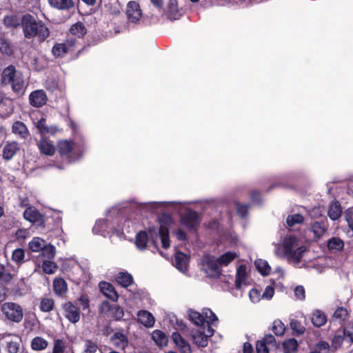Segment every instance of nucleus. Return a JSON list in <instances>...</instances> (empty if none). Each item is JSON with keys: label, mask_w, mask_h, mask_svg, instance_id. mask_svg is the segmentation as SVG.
Instances as JSON below:
<instances>
[{"label": "nucleus", "mask_w": 353, "mask_h": 353, "mask_svg": "<svg viewBox=\"0 0 353 353\" xmlns=\"http://www.w3.org/2000/svg\"><path fill=\"white\" fill-rule=\"evenodd\" d=\"M347 316H348L347 310L343 307H339L334 312L333 316L336 319H339V321H345V319H346V317Z\"/></svg>", "instance_id": "nucleus-56"}, {"label": "nucleus", "mask_w": 353, "mask_h": 353, "mask_svg": "<svg viewBox=\"0 0 353 353\" xmlns=\"http://www.w3.org/2000/svg\"><path fill=\"white\" fill-rule=\"evenodd\" d=\"M55 307L54 301L52 298H41L40 300L39 309L43 312H49Z\"/></svg>", "instance_id": "nucleus-38"}, {"label": "nucleus", "mask_w": 353, "mask_h": 353, "mask_svg": "<svg viewBox=\"0 0 353 353\" xmlns=\"http://www.w3.org/2000/svg\"><path fill=\"white\" fill-rule=\"evenodd\" d=\"M98 349L97 344L90 339L85 341L84 353H95Z\"/></svg>", "instance_id": "nucleus-57"}, {"label": "nucleus", "mask_w": 353, "mask_h": 353, "mask_svg": "<svg viewBox=\"0 0 353 353\" xmlns=\"http://www.w3.org/2000/svg\"><path fill=\"white\" fill-rule=\"evenodd\" d=\"M298 341L294 338L289 339L283 343V348L285 353H292L297 350Z\"/></svg>", "instance_id": "nucleus-44"}, {"label": "nucleus", "mask_w": 353, "mask_h": 353, "mask_svg": "<svg viewBox=\"0 0 353 353\" xmlns=\"http://www.w3.org/2000/svg\"><path fill=\"white\" fill-rule=\"evenodd\" d=\"M255 266L258 272L263 276H268L270 274L271 267L267 261L258 259L254 262Z\"/></svg>", "instance_id": "nucleus-33"}, {"label": "nucleus", "mask_w": 353, "mask_h": 353, "mask_svg": "<svg viewBox=\"0 0 353 353\" xmlns=\"http://www.w3.org/2000/svg\"><path fill=\"white\" fill-rule=\"evenodd\" d=\"M64 344L62 340L57 339L54 341L52 353H64Z\"/></svg>", "instance_id": "nucleus-61"}, {"label": "nucleus", "mask_w": 353, "mask_h": 353, "mask_svg": "<svg viewBox=\"0 0 353 353\" xmlns=\"http://www.w3.org/2000/svg\"><path fill=\"white\" fill-rule=\"evenodd\" d=\"M3 23L7 28H17L19 25L16 16H6L3 18Z\"/></svg>", "instance_id": "nucleus-54"}, {"label": "nucleus", "mask_w": 353, "mask_h": 353, "mask_svg": "<svg viewBox=\"0 0 353 353\" xmlns=\"http://www.w3.org/2000/svg\"><path fill=\"white\" fill-rule=\"evenodd\" d=\"M79 44L76 37H68L63 43H56L51 52L54 57L62 58L66 54L74 52Z\"/></svg>", "instance_id": "nucleus-4"}, {"label": "nucleus", "mask_w": 353, "mask_h": 353, "mask_svg": "<svg viewBox=\"0 0 353 353\" xmlns=\"http://www.w3.org/2000/svg\"><path fill=\"white\" fill-rule=\"evenodd\" d=\"M54 292L59 296H64L68 292V284L61 277H56L53 281Z\"/></svg>", "instance_id": "nucleus-17"}, {"label": "nucleus", "mask_w": 353, "mask_h": 353, "mask_svg": "<svg viewBox=\"0 0 353 353\" xmlns=\"http://www.w3.org/2000/svg\"><path fill=\"white\" fill-rule=\"evenodd\" d=\"M249 296L252 303H258L262 298L261 292L256 288H252V290H250L249 292Z\"/></svg>", "instance_id": "nucleus-60"}, {"label": "nucleus", "mask_w": 353, "mask_h": 353, "mask_svg": "<svg viewBox=\"0 0 353 353\" xmlns=\"http://www.w3.org/2000/svg\"><path fill=\"white\" fill-rule=\"evenodd\" d=\"M1 82L3 84H10L12 91L19 94L24 92V79L23 74L17 72L14 65H10L2 72Z\"/></svg>", "instance_id": "nucleus-2"}, {"label": "nucleus", "mask_w": 353, "mask_h": 353, "mask_svg": "<svg viewBox=\"0 0 353 353\" xmlns=\"http://www.w3.org/2000/svg\"><path fill=\"white\" fill-rule=\"evenodd\" d=\"M111 341L114 343V346L118 348L124 350L128 345V339L122 332H116L110 337Z\"/></svg>", "instance_id": "nucleus-15"}, {"label": "nucleus", "mask_w": 353, "mask_h": 353, "mask_svg": "<svg viewBox=\"0 0 353 353\" xmlns=\"http://www.w3.org/2000/svg\"><path fill=\"white\" fill-rule=\"evenodd\" d=\"M149 236L148 232L145 230L139 232L135 237V244L137 247L141 250H145L148 246Z\"/></svg>", "instance_id": "nucleus-28"}, {"label": "nucleus", "mask_w": 353, "mask_h": 353, "mask_svg": "<svg viewBox=\"0 0 353 353\" xmlns=\"http://www.w3.org/2000/svg\"><path fill=\"white\" fill-rule=\"evenodd\" d=\"M99 287L101 292L112 301H117L119 295L114 287L110 283L101 281L99 283Z\"/></svg>", "instance_id": "nucleus-13"}, {"label": "nucleus", "mask_w": 353, "mask_h": 353, "mask_svg": "<svg viewBox=\"0 0 353 353\" xmlns=\"http://www.w3.org/2000/svg\"><path fill=\"white\" fill-rule=\"evenodd\" d=\"M290 328L292 331V335L299 336L305 332V328L297 319H291L290 323Z\"/></svg>", "instance_id": "nucleus-40"}, {"label": "nucleus", "mask_w": 353, "mask_h": 353, "mask_svg": "<svg viewBox=\"0 0 353 353\" xmlns=\"http://www.w3.org/2000/svg\"><path fill=\"white\" fill-rule=\"evenodd\" d=\"M65 317L72 323H76L80 320V308L72 301H67L63 305Z\"/></svg>", "instance_id": "nucleus-9"}, {"label": "nucleus", "mask_w": 353, "mask_h": 353, "mask_svg": "<svg viewBox=\"0 0 353 353\" xmlns=\"http://www.w3.org/2000/svg\"><path fill=\"white\" fill-rule=\"evenodd\" d=\"M48 345V342L41 336H36L31 341V347L35 351L45 350Z\"/></svg>", "instance_id": "nucleus-37"}, {"label": "nucleus", "mask_w": 353, "mask_h": 353, "mask_svg": "<svg viewBox=\"0 0 353 353\" xmlns=\"http://www.w3.org/2000/svg\"><path fill=\"white\" fill-rule=\"evenodd\" d=\"M172 217L169 215H163L159 220V235L161 241L162 247L165 250L170 246L168 226L172 223Z\"/></svg>", "instance_id": "nucleus-7"}, {"label": "nucleus", "mask_w": 353, "mask_h": 353, "mask_svg": "<svg viewBox=\"0 0 353 353\" xmlns=\"http://www.w3.org/2000/svg\"><path fill=\"white\" fill-rule=\"evenodd\" d=\"M0 52L6 54H10L12 52L8 41L3 37H0Z\"/></svg>", "instance_id": "nucleus-55"}, {"label": "nucleus", "mask_w": 353, "mask_h": 353, "mask_svg": "<svg viewBox=\"0 0 353 353\" xmlns=\"http://www.w3.org/2000/svg\"><path fill=\"white\" fill-rule=\"evenodd\" d=\"M306 251L305 246H301L297 248L296 250H293L291 254H288L285 256L288 261H292L295 263L298 264L301 262L303 253Z\"/></svg>", "instance_id": "nucleus-32"}, {"label": "nucleus", "mask_w": 353, "mask_h": 353, "mask_svg": "<svg viewBox=\"0 0 353 353\" xmlns=\"http://www.w3.org/2000/svg\"><path fill=\"white\" fill-rule=\"evenodd\" d=\"M257 353H269V350L267 347L265 341H259L256 345Z\"/></svg>", "instance_id": "nucleus-63"}, {"label": "nucleus", "mask_w": 353, "mask_h": 353, "mask_svg": "<svg viewBox=\"0 0 353 353\" xmlns=\"http://www.w3.org/2000/svg\"><path fill=\"white\" fill-rule=\"evenodd\" d=\"M342 213V208L338 201H332L328 209L327 215L332 221H336L340 218Z\"/></svg>", "instance_id": "nucleus-25"}, {"label": "nucleus", "mask_w": 353, "mask_h": 353, "mask_svg": "<svg viewBox=\"0 0 353 353\" xmlns=\"http://www.w3.org/2000/svg\"><path fill=\"white\" fill-rule=\"evenodd\" d=\"M78 301L83 310H89L90 300L88 296L86 294H82L78 299Z\"/></svg>", "instance_id": "nucleus-59"}, {"label": "nucleus", "mask_w": 353, "mask_h": 353, "mask_svg": "<svg viewBox=\"0 0 353 353\" xmlns=\"http://www.w3.org/2000/svg\"><path fill=\"white\" fill-rule=\"evenodd\" d=\"M296 242V239L294 236H289L285 238L283 243V254L285 256L294 250V246Z\"/></svg>", "instance_id": "nucleus-41"}, {"label": "nucleus", "mask_w": 353, "mask_h": 353, "mask_svg": "<svg viewBox=\"0 0 353 353\" xmlns=\"http://www.w3.org/2000/svg\"><path fill=\"white\" fill-rule=\"evenodd\" d=\"M193 343L199 347H205L208 345V336L205 334L204 332L196 331L192 334Z\"/></svg>", "instance_id": "nucleus-30"}, {"label": "nucleus", "mask_w": 353, "mask_h": 353, "mask_svg": "<svg viewBox=\"0 0 353 353\" xmlns=\"http://www.w3.org/2000/svg\"><path fill=\"white\" fill-rule=\"evenodd\" d=\"M138 321L147 327H153L155 319L153 315L146 310H140L137 313Z\"/></svg>", "instance_id": "nucleus-19"}, {"label": "nucleus", "mask_w": 353, "mask_h": 353, "mask_svg": "<svg viewBox=\"0 0 353 353\" xmlns=\"http://www.w3.org/2000/svg\"><path fill=\"white\" fill-rule=\"evenodd\" d=\"M203 314H205V319H207V323L212 324L214 321H217L218 318L216 314L209 308H205L203 310Z\"/></svg>", "instance_id": "nucleus-58"}, {"label": "nucleus", "mask_w": 353, "mask_h": 353, "mask_svg": "<svg viewBox=\"0 0 353 353\" xmlns=\"http://www.w3.org/2000/svg\"><path fill=\"white\" fill-rule=\"evenodd\" d=\"M285 325L283 323L279 320L276 319L273 322L272 331L276 336H282L285 332Z\"/></svg>", "instance_id": "nucleus-51"}, {"label": "nucleus", "mask_w": 353, "mask_h": 353, "mask_svg": "<svg viewBox=\"0 0 353 353\" xmlns=\"http://www.w3.org/2000/svg\"><path fill=\"white\" fill-rule=\"evenodd\" d=\"M40 152L47 156H52L55 152V148L49 139L42 137L38 143Z\"/></svg>", "instance_id": "nucleus-16"}, {"label": "nucleus", "mask_w": 353, "mask_h": 353, "mask_svg": "<svg viewBox=\"0 0 353 353\" xmlns=\"http://www.w3.org/2000/svg\"><path fill=\"white\" fill-rule=\"evenodd\" d=\"M43 243H44V241L41 239L39 237H34L33 239L29 243L28 246L31 251L39 252L44 246Z\"/></svg>", "instance_id": "nucleus-50"}, {"label": "nucleus", "mask_w": 353, "mask_h": 353, "mask_svg": "<svg viewBox=\"0 0 353 353\" xmlns=\"http://www.w3.org/2000/svg\"><path fill=\"white\" fill-rule=\"evenodd\" d=\"M172 339L181 353L192 352L190 343L182 337L179 332H174L172 334Z\"/></svg>", "instance_id": "nucleus-12"}, {"label": "nucleus", "mask_w": 353, "mask_h": 353, "mask_svg": "<svg viewBox=\"0 0 353 353\" xmlns=\"http://www.w3.org/2000/svg\"><path fill=\"white\" fill-rule=\"evenodd\" d=\"M57 268L58 265L55 262H53L51 260H43L42 270L46 274H54Z\"/></svg>", "instance_id": "nucleus-45"}, {"label": "nucleus", "mask_w": 353, "mask_h": 353, "mask_svg": "<svg viewBox=\"0 0 353 353\" xmlns=\"http://www.w3.org/2000/svg\"><path fill=\"white\" fill-rule=\"evenodd\" d=\"M237 256L235 252L230 251L226 252L222 254L219 258H217L221 265H228Z\"/></svg>", "instance_id": "nucleus-47"}, {"label": "nucleus", "mask_w": 353, "mask_h": 353, "mask_svg": "<svg viewBox=\"0 0 353 353\" xmlns=\"http://www.w3.org/2000/svg\"><path fill=\"white\" fill-rule=\"evenodd\" d=\"M23 215L26 220L36 224L37 227L41 228H45V217L35 208L32 206L27 208L24 210Z\"/></svg>", "instance_id": "nucleus-8"}, {"label": "nucleus", "mask_w": 353, "mask_h": 353, "mask_svg": "<svg viewBox=\"0 0 353 353\" xmlns=\"http://www.w3.org/2000/svg\"><path fill=\"white\" fill-rule=\"evenodd\" d=\"M294 295L297 299L303 300L305 297V289L302 285H298L294 288Z\"/></svg>", "instance_id": "nucleus-62"}, {"label": "nucleus", "mask_w": 353, "mask_h": 353, "mask_svg": "<svg viewBox=\"0 0 353 353\" xmlns=\"http://www.w3.org/2000/svg\"><path fill=\"white\" fill-rule=\"evenodd\" d=\"M311 230L316 237L320 238L327 231V226L324 222L315 221L312 224Z\"/></svg>", "instance_id": "nucleus-39"}, {"label": "nucleus", "mask_w": 353, "mask_h": 353, "mask_svg": "<svg viewBox=\"0 0 353 353\" xmlns=\"http://www.w3.org/2000/svg\"><path fill=\"white\" fill-rule=\"evenodd\" d=\"M7 349L9 353H17L19 349V345L17 342L10 341L7 343Z\"/></svg>", "instance_id": "nucleus-64"}, {"label": "nucleus", "mask_w": 353, "mask_h": 353, "mask_svg": "<svg viewBox=\"0 0 353 353\" xmlns=\"http://www.w3.org/2000/svg\"><path fill=\"white\" fill-rule=\"evenodd\" d=\"M126 15L128 20L134 23L139 21L142 12L139 4L135 1H131L128 3Z\"/></svg>", "instance_id": "nucleus-10"}, {"label": "nucleus", "mask_w": 353, "mask_h": 353, "mask_svg": "<svg viewBox=\"0 0 353 353\" xmlns=\"http://www.w3.org/2000/svg\"><path fill=\"white\" fill-rule=\"evenodd\" d=\"M50 6L59 10H69L74 7L73 0H48Z\"/></svg>", "instance_id": "nucleus-27"}, {"label": "nucleus", "mask_w": 353, "mask_h": 353, "mask_svg": "<svg viewBox=\"0 0 353 353\" xmlns=\"http://www.w3.org/2000/svg\"><path fill=\"white\" fill-rule=\"evenodd\" d=\"M25 251L22 248H17L12 252V260L17 265H21L24 262Z\"/></svg>", "instance_id": "nucleus-46"}, {"label": "nucleus", "mask_w": 353, "mask_h": 353, "mask_svg": "<svg viewBox=\"0 0 353 353\" xmlns=\"http://www.w3.org/2000/svg\"><path fill=\"white\" fill-rule=\"evenodd\" d=\"M111 316L116 321L121 320L124 316L123 308L118 305H113L111 310Z\"/></svg>", "instance_id": "nucleus-53"}, {"label": "nucleus", "mask_w": 353, "mask_h": 353, "mask_svg": "<svg viewBox=\"0 0 353 353\" xmlns=\"http://www.w3.org/2000/svg\"><path fill=\"white\" fill-rule=\"evenodd\" d=\"M188 315L191 321L197 326H203L205 322V319L200 312L194 310H189Z\"/></svg>", "instance_id": "nucleus-36"}, {"label": "nucleus", "mask_w": 353, "mask_h": 353, "mask_svg": "<svg viewBox=\"0 0 353 353\" xmlns=\"http://www.w3.org/2000/svg\"><path fill=\"white\" fill-rule=\"evenodd\" d=\"M19 150V145L16 141L8 142L3 148V158L6 161L11 160Z\"/></svg>", "instance_id": "nucleus-14"}, {"label": "nucleus", "mask_w": 353, "mask_h": 353, "mask_svg": "<svg viewBox=\"0 0 353 353\" xmlns=\"http://www.w3.org/2000/svg\"><path fill=\"white\" fill-rule=\"evenodd\" d=\"M116 280L119 284L124 288L130 286L133 283L132 276L128 272H120Z\"/></svg>", "instance_id": "nucleus-35"}, {"label": "nucleus", "mask_w": 353, "mask_h": 353, "mask_svg": "<svg viewBox=\"0 0 353 353\" xmlns=\"http://www.w3.org/2000/svg\"><path fill=\"white\" fill-rule=\"evenodd\" d=\"M247 277L246 266L245 265H241L236 270V279H235V288L237 290L241 288L242 284L245 283Z\"/></svg>", "instance_id": "nucleus-26"}, {"label": "nucleus", "mask_w": 353, "mask_h": 353, "mask_svg": "<svg viewBox=\"0 0 353 353\" xmlns=\"http://www.w3.org/2000/svg\"><path fill=\"white\" fill-rule=\"evenodd\" d=\"M235 205L237 214L241 218H245L248 214L250 204H243L241 203L236 202Z\"/></svg>", "instance_id": "nucleus-52"}, {"label": "nucleus", "mask_w": 353, "mask_h": 353, "mask_svg": "<svg viewBox=\"0 0 353 353\" xmlns=\"http://www.w3.org/2000/svg\"><path fill=\"white\" fill-rule=\"evenodd\" d=\"M48 101L46 93L43 90L32 91L29 95L30 104L35 108H41Z\"/></svg>", "instance_id": "nucleus-11"}, {"label": "nucleus", "mask_w": 353, "mask_h": 353, "mask_svg": "<svg viewBox=\"0 0 353 353\" xmlns=\"http://www.w3.org/2000/svg\"><path fill=\"white\" fill-rule=\"evenodd\" d=\"M181 15L182 14L178 8L177 0H170L167 11L168 18L171 21H174L179 19Z\"/></svg>", "instance_id": "nucleus-20"}, {"label": "nucleus", "mask_w": 353, "mask_h": 353, "mask_svg": "<svg viewBox=\"0 0 353 353\" xmlns=\"http://www.w3.org/2000/svg\"><path fill=\"white\" fill-rule=\"evenodd\" d=\"M312 322L315 327H320L327 322L326 315L320 310H316L313 312Z\"/></svg>", "instance_id": "nucleus-34"}, {"label": "nucleus", "mask_w": 353, "mask_h": 353, "mask_svg": "<svg viewBox=\"0 0 353 353\" xmlns=\"http://www.w3.org/2000/svg\"><path fill=\"white\" fill-rule=\"evenodd\" d=\"M36 127L39 132L44 135L47 134H54L57 132V128L53 126H48L46 124V119L43 117L38 120L36 123Z\"/></svg>", "instance_id": "nucleus-29"}, {"label": "nucleus", "mask_w": 353, "mask_h": 353, "mask_svg": "<svg viewBox=\"0 0 353 353\" xmlns=\"http://www.w3.org/2000/svg\"><path fill=\"white\" fill-rule=\"evenodd\" d=\"M21 28L26 39L37 37L39 42H43L50 36V30L46 24L30 14L23 15Z\"/></svg>", "instance_id": "nucleus-1"}, {"label": "nucleus", "mask_w": 353, "mask_h": 353, "mask_svg": "<svg viewBox=\"0 0 353 353\" xmlns=\"http://www.w3.org/2000/svg\"><path fill=\"white\" fill-rule=\"evenodd\" d=\"M72 37H76L77 39L82 38L86 33L87 29L82 22L78 21L72 24L69 30ZM79 41V40H77Z\"/></svg>", "instance_id": "nucleus-23"}, {"label": "nucleus", "mask_w": 353, "mask_h": 353, "mask_svg": "<svg viewBox=\"0 0 353 353\" xmlns=\"http://www.w3.org/2000/svg\"><path fill=\"white\" fill-rule=\"evenodd\" d=\"M304 221V217L301 214H294L288 215L286 219V223L288 226L292 227L296 224L303 223Z\"/></svg>", "instance_id": "nucleus-48"}, {"label": "nucleus", "mask_w": 353, "mask_h": 353, "mask_svg": "<svg viewBox=\"0 0 353 353\" xmlns=\"http://www.w3.org/2000/svg\"><path fill=\"white\" fill-rule=\"evenodd\" d=\"M327 246L330 252H341L344 248V242L341 238L334 236L327 241Z\"/></svg>", "instance_id": "nucleus-22"}, {"label": "nucleus", "mask_w": 353, "mask_h": 353, "mask_svg": "<svg viewBox=\"0 0 353 353\" xmlns=\"http://www.w3.org/2000/svg\"><path fill=\"white\" fill-rule=\"evenodd\" d=\"M73 150V145L71 141L62 140L57 143V150L61 157H69Z\"/></svg>", "instance_id": "nucleus-21"}, {"label": "nucleus", "mask_w": 353, "mask_h": 353, "mask_svg": "<svg viewBox=\"0 0 353 353\" xmlns=\"http://www.w3.org/2000/svg\"><path fill=\"white\" fill-rule=\"evenodd\" d=\"M13 279V274L10 271L0 263V283L8 284Z\"/></svg>", "instance_id": "nucleus-42"}, {"label": "nucleus", "mask_w": 353, "mask_h": 353, "mask_svg": "<svg viewBox=\"0 0 353 353\" xmlns=\"http://www.w3.org/2000/svg\"><path fill=\"white\" fill-rule=\"evenodd\" d=\"M1 311L6 318L14 323H19L23 317L21 306L14 302H5L1 305Z\"/></svg>", "instance_id": "nucleus-3"}, {"label": "nucleus", "mask_w": 353, "mask_h": 353, "mask_svg": "<svg viewBox=\"0 0 353 353\" xmlns=\"http://www.w3.org/2000/svg\"><path fill=\"white\" fill-rule=\"evenodd\" d=\"M12 132L19 135L21 138L26 139L29 135V131L27 126L22 121H15L12 124Z\"/></svg>", "instance_id": "nucleus-24"}, {"label": "nucleus", "mask_w": 353, "mask_h": 353, "mask_svg": "<svg viewBox=\"0 0 353 353\" xmlns=\"http://www.w3.org/2000/svg\"><path fill=\"white\" fill-rule=\"evenodd\" d=\"M152 339L158 346H166L168 343L167 335L161 330H155L152 333Z\"/></svg>", "instance_id": "nucleus-31"}, {"label": "nucleus", "mask_w": 353, "mask_h": 353, "mask_svg": "<svg viewBox=\"0 0 353 353\" xmlns=\"http://www.w3.org/2000/svg\"><path fill=\"white\" fill-rule=\"evenodd\" d=\"M175 267L181 272L188 271V259L187 255L181 251H177L174 256Z\"/></svg>", "instance_id": "nucleus-18"}, {"label": "nucleus", "mask_w": 353, "mask_h": 353, "mask_svg": "<svg viewBox=\"0 0 353 353\" xmlns=\"http://www.w3.org/2000/svg\"><path fill=\"white\" fill-rule=\"evenodd\" d=\"M43 260H52L56 253L55 247L51 244L45 245L41 250Z\"/></svg>", "instance_id": "nucleus-43"}, {"label": "nucleus", "mask_w": 353, "mask_h": 353, "mask_svg": "<svg viewBox=\"0 0 353 353\" xmlns=\"http://www.w3.org/2000/svg\"><path fill=\"white\" fill-rule=\"evenodd\" d=\"M202 263L209 277L212 279H219L221 277L222 270L218 259L214 256H204L202 259Z\"/></svg>", "instance_id": "nucleus-6"}, {"label": "nucleus", "mask_w": 353, "mask_h": 353, "mask_svg": "<svg viewBox=\"0 0 353 353\" xmlns=\"http://www.w3.org/2000/svg\"><path fill=\"white\" fill-rule=\"evenodd\" d=\"M343 339L353 343V322H348L343 327Z\"/></svg>", "instance_id": "nucleus-49"}, {"label": "nucleus", "mask_w": 353, "mask_h": 353, "mask_svg": "<svg viewBox=\"0 0 353 353\" xmlns=\"http://www.w3.org/2000/svg\"><path fill=\"white\" fill-rule=\"evenodd\" d=\"M181 223L190 232H196L201 221L199 214L193 210L188 209L180 217Z\"/></svg>", "instance_id": "nucleus-5"}]
</instances>
